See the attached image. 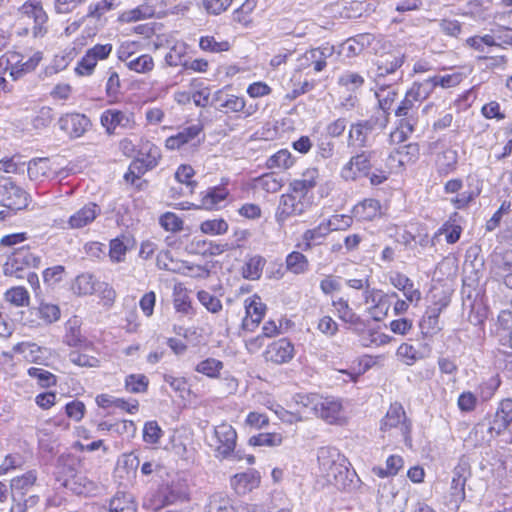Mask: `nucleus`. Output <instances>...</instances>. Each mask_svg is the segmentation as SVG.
<instances>
[{
	"label": "nucleus",
	"mask_w": 512,
	"mask_h": 512,
	"mask_svg": "<svg viewBox=\"0 0 512 512\" xmlns=\"http://www.w3.org/2000/svg\"><path fill=\"white\" fill-rule=\"evenodd\" d=\"M36 480L37 474L34 470L11 479L12 512H26L38 503L39 497L35 491Z\"/></svg>",
	"instance_id": "1"
},
{
	"label": "nucleus",
	"mask_w": 512,
	"mask_h": 512,
	"mask_svg": "<svg viewBox=\"0 0 512 512\" xmlns=\"http://www.w3.org/2000/svg\"><path fill=\"white\" fill-rule=\"evenodd\" d=\"M470 475L469 462L461 458L452 471L451 484L446 496L445 505L450 511H458L461 503L465 500V485Z\"/></svg>",
	"instance_id": "2"
},
{
	"label": "nucleus",
	"mask_w": 512,
	"mask_h": 512,
	"mask_svg": "<svg viewBox=\"0 0 512 512\" xmlns=\"http://www.w3.org/2000/svg\"><path fill=\"white\" fill-rule=\"evenodd\" d=\"M311 205V201L306 197H301L298 193L288 192L281 195L279 204L275 213V219L282 225L291 216L302 215Z\"/></svg>",
	"instance_id": "3"
},
{
	"label": "nucleus",
	"mask_w": 512,
	"mask_h": 512,
	"mask_svg": "<svg viewBox=\"0 0 512 512\" xmlns=\"http://www.w3.org/2000/svg\"><path fill=\"white\" fill-rule=\"evenodd\" d=\"M376 156V150H362L344 165L341 177L345 180H355L358 176H368L369 171L375 166L373 161Z\"/></svg>",
	"instance_id": "4"
},
{
	"label": "nucleus",
	"mask_w": 512,
	"mask_h": 512,
	"mask_svg": "<svg viewBox=\"0 0 512 512\" xmlns=\"http://www.w3.org/2000/svg\"><path fill=\"white\" fill-rule=\"evenodd\" d=\"M380 429L383 432L396 429L403 436L405 442L411 441V422L407 419L400 403L396 402L390 405L386 415L381 420Z\"/></svg>",
	"instance_id": "5"
},
{
	"label": "nucleus",
	"mask_w": 512,
	"mask_h": 512,
	"mask_svg": "<svg viewBox=\"0 0 512 512\" xmlns=\"http://www.w3.org/2000/svg\"><path fill=\"white\" fill-rule=\"evenodd\" d=\"M0 205L11 210H21L28 205L27 193L10 178H2L0 179Z\"/></svg>",
	"instance_id": "6"
},
{
	"label": "nucleus",
	"mask_w": 512,
	"mask_h": 512,
	"mask_svg": "<svg viewBox=\"0 0 512 512\" xmlns=\"http://www.w3.org/2000/svg\"><path fill=\"white\" fill-rule=\"evenodd\" d=\"M213 439L215 443L211 446L215 448L216 456L227 458L235 449L237 433L231 425L222 423L214 428Z\"/></svg>",
	"instance_id": "7"
},
{
	"label": "nucleus",
	"mask_w": 512,
	"mask_h": 512,
	"mask_svg": "<svg viewBox=\"0 0 512 512\" xmlns=\"http://www.w3.org/2000/svg\"><path fill=\"white\" fill-rule=\"evenodd\" d=\"M375 126L376 120L373 119L353 123L348 132V147L359 149L370 147Z\"/></svg>",
	"instance_id": "8"
},
{
	"label": "nucleus",
	"mask_w": 512,
	"mask_h": 512,
	"mask_svg": "<svg viewBox=\"0 0 512 512\" xmlns=\"http://www.w3.org/2000/svg\"><path fill=\"white\" fill-rule=\"evenodd\" d=\"M395 116L397 117V127L390 134V138L393 142L402 143L415 131L419 121V112L395 109Z\"/></svg>",
	"instance_id": "9"
},
{
	"label": "nucleus",
	"mask_w": 512,
	"mask_h": 512,
	"mask_svg": "<svg viewBox=\"0 0 512 512\" xmlns=\"http://www.w3.org/2000/svg\"><path fill=\"white\" fill-rule=\"evenodd\" d=\"M101 125L108 135L116 133L117 128L132 129L135 125L133 113L118 109H107L100 117Z\"/></svg>",
	"instance_id": "10"
},
{
	"label": "nucleus",
	"mask_w": 512,
	"mask_h": 512,
	"mask_svg": "<svg viewBox=\"0 0 512 512\" xmlns=\"http://www.w3.org/2000/svg\"><path fill=\"white\" fill-rule=\"evenodd\" d=\"M21 11L27 18L33 20L32 32L35 37H41L47 33L48 15L40 1L25 2Z\"/></svg>",
	"instance_id": "11"
},
{
	"label": "nucleus",
	"mask_w": 512,
	"mask_h": 512,
	"mask_svg": "<svg viewBox=\"0 0 512 512\" xmlns=\"http://www.w3.org/2000/svg\"><path fill=\"white\" fill-rule=\"evenodd\" d=\"M58 124L71 138H79L88 130L90 120L84 114L68 113L60 117Z\"/></svg>",
	"instance_id": "12"
},
{
	"label": "nucleus",
	"mask_w": 512,
	"mask_h": 512,
	"mask_svg": "<svg viewBox=\"0 0 512 512\" xmlns=\"http://www.w3.org/2000/svg\"><path fill=\"white\" fill-rule=\"evenodd\" d=\"M315 415L329 424L341 423L344 419L341 402L331 397L319 398Z\"/></svg>",
	"instance_id": "13"
},
{
	"label": "nucleus",
	"mask_w": 512,
	"mask_h": 512,
	"mask_svg": "<svg viewBox=\"0 0 512 512\" xmlns=\"http://www.w3.org/2000/svg\"><path fill=\"white\" fill-rule=\"evenodd\" d=\"M41 259L34 255L29 249L21 248L17 250L11 258L4 264L3 272L5 275H12L22 267H39Z\"/></svg>",
	"instance_id": "14"
},
{
	"label": "nucleus",
	"mask_w": 512,
	"mask_h": 512,
	"mask_svg": "<svg viewBox=\"0 0 512 512\" xmlns=\"http://www.w3.org/2000/svg\"><path fill=\"white\" fill-rule=\"evenodd\" d=\"M201 131L202 127L200 125L186 127L177 135L167 138L165 145L170 150L180 149L185 145L196 148L201 143V140L198 138Z\"/></svg>",
	"instance_id": "15"
},
{
	"label": "nucleus",
	"mask_w": 512,
	"mask_h": 512,
	"mask_svg": "<svg viewBox=\"0 0 512 512\" xmlns=\"http://www.w3.org/2000/svg\"><path fill=\"white\" fill-rule=\"evenodd\" d=\"M294 356V346L286 339L282 338L270 344L264 352L266 361L274 364H283L289 362Z\"/></svg>",
	"instance_id": "16"
},
{
	"label": "nucleus",
	"mask_w": 512,
	"mask_h": 512,
	"mask_svg": "<svg viewBox=\"0 0 512 512\" xmlns=\"http://www.w3.org/2000/svg\"><path fill=\"white\" fill-rule=\"evenodd\" d=\"M101 214V208L93 202L85 204L73 213L68 219L70 229H81L91 224Z\"/></svg>",
	"instance_id": "17"
},
{
	"label": "nucleus",
	"mask_w": 512,
	"mask_h": 512,
	"mask_svg": "<svg viewBox=\"0 0 512 512\" xmlns=\"http://www.w3.org/2000/svg\"><path fill=\"white\" fill-rule=\"evenodd\" d=\"M62 485L76 495L90 496L98 491L97 484L87 478L85 475H72L70 478H64Z\"/></svg>",
	"instance_id": "18"
},
{
	"label": "nucleus",
	"mask_w": 512,
	"mask_h": 512,
	"mask_svg": "<svg viewBox=\"0 0 512 512\" xmlns=\"http://www.w3.org/2000/svg\"><path fill=\"white\" fill-rule=\"evenodd\" d=\"M425 88L422 83H414L396 109L419 112L421 103L429 96Z\"/></svg>",
	"instance_id": "19"
},
{
	"label": "nucleus",
	"mask_w": 512,
	"mask_h": 512,
	"mask_svg": "<svg viewBox=\"0 0 512 512\" xmlns=\"http://www.w3.org/2000/svg\"><path fill=\"white\" fill-rule=\"evenodd\" d=\"M327 483L334 485L338 489H346L352 482L354 472H350L347 462L336 463L329 472L322 475Z\"/></svg>",
	"instance_id": "20"
},
{
	"label": "nucleus",
	"mask_w": 512,
	"mask_h": 512,
	"mask_svg": "<svg viewBox=\"0 0 512 512\" xmlns=\"http://www.w3.org/2000/svg\"><path fill=\"white\" fill-rule=\"evenodd\" d=\"M332 305L335 307L339 319L348 323L354 328V330L361 331L366 327L365 321L353 311L349 306L348 301L344 298L334 300Z\"/></svg>",
	"instance_id": "21"
},
{
	"label": "nucleus",
	"mask_w": 512,
	"mask_h": 512,
	"mask_svg": "<svg viewBox=\"0 0 512 512\" xmlns=\"http://www.w3.org/2000/svg\"><path fill=\"white\" fill-rule=\"evenodd\" d=\"M317 459L321 475L329 472L336 463L347 462V459L338 449L330 446L321 447L317 451Z\"/></svg>",
	"instance_id": "22"
},
{
	"label": "nucleus",
	"mask_w": 512,
	"mask_h": 512,
	"mask_svg": "<svg viewBox=\"0 0 512 512\" xmlns=\"http://www.w3.org/2000/svg\"><path fill=\"white\" fill-rule=\"evenodd\" d=\"M318 178L319 172L316 168L307 169L301 179H295L290 183L289 191L307 198V194L317 185Z\"/></svg>",
	"instance_id": "23"
},
{
	"label": "nucleus",
	"mask_w": 512,
	"mask_h": 512,
	"mask_svg": "<svg viewBox=\"0 0 512 512\" xmlns=\"http://www.w3.org/2000/svg\"><path fill=\"white\" fill-rule=\"evenodd\" d=\"M442 309L440 307L428 308L419 322L421 334L429 338L437 334L441 327L439 326V316Z\"/></svg>",
	"instance_id": "24"
},
{
	"label": "nucleus",
	"mask_w": 512,
	"mask_h": 512,
	"mask_svg": "<svg viewBox=\"0 0 512 512\" xmlns=\"http://www.w3.org/2000/svg\"><path fill=\"white\" fill-rule=\"evenodd\" d=\"M510 424L511 422L496 412L493 419L490 420L488 424L479 423L475 426L474 429L475 433H483L484 430H486L489 434L487 441H490L491 439L499 436L502 432H504Z\"/></svg>",
	"instance_id": "25"
},
{
	"label": "nucleus",
	"mask_w": 512,
	"mask_h": 512,
	"mask_svg": "<svg viewBox=\"0 0 512 512\" xmlns=\"http://www.w3.org/2000/svg\"><path fill=\"white\" fill-rule=\"evenodd\" d=\"M65 335L63 341L70 347H83L87 340L81 334L80 320L77 317L69 319L65 324Z\"/></svg>",
	"instance_id": "26"
},
{
	"label": "nucleus",
	"mask_w": 512,
	"mask_h": 512,
	"mask_svg": "<svg viewBox=\"0 0 512 512\" xmlns=\"http://www.w3.org/2000/svg\"><path fill=\"white\" fill-rule=\"evenodd\" d=\"M265 309L266 307L263 303L252 301L246 307V317L243 319L242 328L244 330L253 331L262 321Z\"/></svg>",
	"instance_id": "27"
},
{
	"label": "nucleus",
	"mask_w": 512,
	"mask_h": 512,
	"mask_svg": "<svg viewBox=\"0 0 512 512\" xmlns=\"http://www.w3.org/2000/svg\"><path fill=\"white\" fill-rule=\"evenodd\" d=\"M364 297L366 303H372L374 306L371 308V314L375 320H380L379 314L385 315L388 306L382 302L383 295L380 290L370 289V285L364 290Z\"/></svg>",
	"instance_id": "28"
},
{
	"label": "nucleus",
	"mask_w": 512,
	"mask_h": 512,
	"mask_svg": "<svg viewBox=\"0 0 512 512\" xmlns=\"http://www.w3.org/2000/svg\"><path fill=\"white\" fill-rule=\"evenodd\" d=\"M462 80V76L459 73L454 74H447V75H437L434 77H431L424 82H422L423 86H425V89H428V94L432 92V90L436 86H441L442 88H450L457 86Z\"/></svg>",
	"instance_id": "29"
},
{
	"label": "nucleus",
	"mask_w": 512,
	"mask_h": 512,
	"mask_svg": "<svg viewBox=\"0 0 512 512\" xmlns=\"http://www.w3.org/2000/svg\"><path fill=\"white\" fill-rule=\"evenodd\" d=\"M105 512H136V504L131 495L125 493H117L110 501L108 508H104Z\"/></svg>",
	"instance_id": "30"
},
{
	"label": "nucleus",
	"mask_w": 512,
	"mask_h": 512,
	"mask_svg": "<svg viewBox=\"0 0 512 512\" xmlns=\"http://www.w3.org/2000/svg\"><path fill=\"white\" fill-rule=\"evenodd\" d=\"M77 459L72 454H62L57 458L56 469H57V481L61 482L64 478H70L72 475H76L75 466Z\"/></svg>",
	"instance_id": "31"
},
{
	"label": "nucleus",
	"mask_w": 512,
	"mask_h": 512,
	"mask_svg": "<svg viewBox=\"0 0 512 512\" xmlns=\"http://www.w3.org/2000/svg\"><path fill=\"white\" fill-rule=\"evenodd\" d=\"M379 107L385 114H389L393 103L398 98V88L391 85H382L375 93Z\"/></svg>",
	"instance_id": "32"
},
{
	"label": "nucleus",
	"mask_w": 512,
	"mask_h": 512,
	"mask_svg": "<svg viewBox=\"0 0 512 512\" xmlns=\"http://www.w3.org/2000/svg\"><path fill=\"white\" fill-rule=\"evenodd\" d=\"M258 483L259 480L253 472L236 474L231 480L232 487L239 494L251 491Z\"/></svg>",
	"instance_id": "33"
},
{
	"label": "nucleus",
	"mask_w": 512,
	"mask_h": 512,
	"mask_svg": "<svg viewBox=\"0 0 512 512\" xmlns=\"http://www.w3.org/2000/svg\"><path fill=\"white\" fill-rule=\"evenodd\" d=\"M380 203L376 199H365L354 207L356 216L363 220H373L379 215Z\"/></svg>",
	"instance_id": "34"
},
{
	"label": "nucleus",
	"mask_w": 512,
	"mask_h": 512,
	"mask_svg": "<svg viewBox=\"0 0 512 512\" xmlns=\"http://www.w3.org/2000/svg\"><path fill=\"white\" fill-rule=\"evenodd\" d=\"M309 262L307 257L298 251H293L286 258L287 270L294 274H303L308 270Z\"/></svg>",
	"instance_id": "35"
},
{
	"label": "nucleus",
	"mask_w": 512,
	"mask_h": 512,
	"mask_svg": "<svg viewBox=\"0 0 512 512\" xmlns=\"http://www.w3.org/2000/svg\"><path fill=\"white\" fill-rule=\"evenodd\" d=\"M27 173L31 180H39L42 177L49 176V160L47 158H38L30 161L28 164Z\"/></svg>",
	"instance_id": "36"
},
{
	"label": "nucleus",
	"mask_w": 512,
	"mask_h": 512,
	"mask_svg": "<svg viewBox=\"0 0 512 512\" xmlns=\"http://www.w3.org/2000/svg\"><path fill=\"white\" fill-rule=\"evenodd\" d=\"M403 466V459L398 455H391L386 460V468L382 467H374L372 469L373 473L379 476L380 478H385L389 476H394L398 473V471Z\"/></svg>",
	"instance_id": "37"
},
{
	"label": "nucleus",
	"mask_w": 512,
	"mask_h": 512,
	"mask_svg": "<svg viewBox=\"0 0 512 512\" xmlns=\"http://www.w3.org/2000/svg\"><path fill=\"white\" fill-rule=\"evenodd\" d=\"M96 280L92 274L83 273L75 279L73 289L79 295H90L96 290Z\"/></svg>",
	"instance_id": "38"
},
{
	"label": "nucleus",
	"mask_w": 512,
	"mask_h": 512,
	"mask_svg": "<svg viewBox=\"0 0 512 512\" xmlns=\"http://www.w3.org/2000/svg\"><path fill=\"white\" fill-rule=\"evenodd\" d=\"M265 262V259L258 255L250 258L243 267L244 278L249 280L259 279L262 274Z\"/></svg>",
	"instance_id": "39"
},
{
	"label": "nucleus",
	"mask_w": 512,
	"mask_h": 512,
	"mask_svg": "<svg viewBox=\"0 0 512 512\" xmlns=\"http://www.w3.org/2000/svg\"><path fill=\"white\" fill-rule=\"evenodd\" d=\"M228 195L225 188L214 187L211 188L201 200V207L207 210L214 209L221 201Z\"/></svg>",
	"instance_id": "40"
},
{
	"label": "nucleus",
	"mask_w": 512,
	"mask_h": 512,
	"mask_svg": "<svg viewBox=\"0 0 512 512\" xmlns=\"http://www.w3.org/2000/svg\"><path fill=\"white\" fill-rule=\"evenodd\" d=\"M224 364L222 361L215 358H207L197 364L195 370L210 378H217L220 371L223 369Z\"/></svg>",
	"instance_id": "41"
},
{
	"label": "nucleus",
	"mask_w": 512,
	"mask_h": 512,
	"mask_svg": "<svg viewBox=\"0 0 512 512\" xmlns=\"http://www.w3.org/2000/svg\"><path fill=\"white\" fill-rule=\"evenodd\" d=\"M458 154L455 150L447 149L443 151L437 159V165L440 173L447 174L456 168Z\"/></svg>",
	"instance_id": "42"
},
{
	"label": "nucleus",
	"mask_w": 512,
	"mask_h": 512,
	"mask_svg": "<svg viewBox=\"0 0 512 512\" xmlns=\"http://www.w3.org/2000/svg\"><path fill=\"white\" fill-rule=\"evenodd\" d=\"M293 165V158L291 153L286 150L282 149L272 155L266 162V166L269 169H287Z\"/></svg>",
	"instance_id": "43"
},
{
	"label": "nucleus",
	"mask_w": 512,
	"mask_h": 512,
	"mask_svg": "<svg viewBox=\"0 0 512 512\" xmlns=\"http://www.w3.org/2000/svg\"><path fill=\"white\" fill-rule=\"evenodd\" d=\"M255 186L268 192L276 193L282 187V182L274 174H264L255 180Z\"/></svg>",
	"instance_id": "44"
},
{
	"label": "nucleus",
	"mask_w": 512,
	"mask_h": 512,
	"mask_svg": "<svg viewBox=\"0 0 512 512\" xmlns=\"http://www.w3.org/2000/svg\"><path fill=\"white\" fill-rule=\"evenodd\" d=\"M116 0H101L95 4H90L86 17L100 21L102 17L116 6Z\"/></svg>",
	"instance_id": "45"
},
{
	"label": "nucleus",
	"mask_w": 512,
	"mask_h": 512,
	"mask_svg": "<svg viewBox=\"0 0 512 512\" xmlns=\"http://www.w3.org/2000/svg\"><path fill=\"white\" fill-rule=\"evenodd\" d=\"M127 67L137 73H148L154 68V61L152 56L143 54L139 57L131 59L126 63Z\"/></svg>",
	"instance_id": "46"
},
{
	"label": "nucleus",
	"mask_w": 512,
	"mask_h": 512,
	"mask_svg": "<svg viewBox=\"0 0 512 512\" xmlns=\"http://www.w3.org/2000/svg\"><path fill=\"white\" fill-rule=\"evenodd\" d=\"M5 299L17 307H23L29 304V293L24 287H13L5 293Z\"/></svg>",
	"instance_id": "47"
},
{
	"label": "nucleus",
	"mask_w": 512,
	"mask_h": 512,
	"mask_svg": "<svg viewBox=\"0 0 512 512\" xmlns=\"http://www.w3.org/2000/svg\"><path fill=\"white\" fill-rule=\"evenodd\" d=\"M330 232L331 229L327 225V222H322L317 227L307 230L303 234V239L307 242L308 245L311 243L320 244L322 239H324Z\"/></svg>",
	"instance_id": "48"
},
{
	"label": "nucleus",
	"mask_w": 512,
	"mask_h": 512,
	"mask_svg": "<svg viewBox=\"0 0 512 512\" xmlns=\"http://www.w3.org/2000/svg\"><path fill=\"white\" fill-rule=\"evenodd\" d=\"M282 443V436L277 433H260L249 439L252 446H279Z\"/></svg>",
	"instance_id": "49"
},
{
	"label": "nucleus",
	"mask_w": 512,
	"mask_h": 512,
	"mask_svg": "<svg viewBox=\"0 0 512 512\" xmlns=\"http://www.w3.org/2000/svg\"><path fill=\"white\" fill-rule=\"evenodd\" d=\"M364 77L356 72L346 71L338 79L339 85L355 91L364 84Z\"/></svg>",
	"instance_id": "50"
},
{
	"label": "nucleus",
	"mask_w": 512,
	"mask_h": 512,
	"mask_svg": "<svg viewBox=\"0 0 512 512\" xmlns=\"http://www.w3.org/2000/svg\"><path fill=\"white\" fill-rule=\"evenodd\" d=\"M148 378L143 374H131L126 377L125 387L131 393L145 392L148 387Z\"/></svg>",
	"instance_id": "51"
},
{
	"label": "nucleus",
	"mask_w": 512,
	"mask_h": 512,
	"mask_svg": "<svg viewBox=\"0 0 512 512\" xmlns=\"http://www.w3.org/2000/svg\"><path fill=\"white\" fill-rule=\"evenodd\" d=\"M207 508V512H234L233 504L221 494L212 495Z\"/></svg>",
	"instance_id": "52"
},
{
	"label": "nucleus",
	"mask_w": 512,
	"mask_h": 512,
	"mask_svg": "<svg viewBox=\"0 0 512 512\" xmlns=\"http://www.w3.org/2000/svg\"><path fill=\"white\" fill-rule=\"evenodd\" d=\"M28 375L35 378L42 387H50L56 383L55 375L43 368L31 367L28 369Z\"/></svg>",
	"instance_id": "53"
},
{
	"label": "nucleus",
	"mask_w": 512,
	"mask_h": 512,
	"mask_svg": "<svg viewBox=\"0 0 512 512\" xmlns=\"http://www.w3.org/2000/svg\"><path fill=\"white\" fill-rule=\"evenodd\" d=\"M200 229L205 234L221 235L227 232L228 224L224 219L206 220L201 223Z\"/></svg>",
	"instance_id": "54"
},
{
	"label": "nucleus",
	"mask_w": 512,
	"mask_h": 512,
	"mask_svg": "<svg viewBox=\"0 0 512 512\" xmlns=\"http://www.w3.org/2000/svg\"><path fill=\"white\" fill-rule=\"evenodd\" d=\"M186 48L183 44L174 45L165 55V63L170 67L182 66L185 63Z\"/></svg>",
	"instance_id": "55"
},
{
	"label": "nucleus",
	"mask_w": 512,
	"mask_h": 512,
	"mask_svg": "<svg viewBox=\"0 0 512 512\" xmlns=\"http://www.w3.org/2000/svg\"><path fill=\"white\" fill-rule=\"evenodd\" d=\"M199 46L204 51L213 53L228 51L230 44L227 41L217 42L212 36H204L200 38Z\"/></svg>",
	"instance_id": "56"
},
{
	"label": "nucleus",
	"mask_w": 512,
	"mask_h": 512,
	"mask_svg": "<svg viewBox=\"0 0 512 512\" xmlns=\"http://www.w3.org/2000/svg\"><path fill=\"white\" fill-rule=\"evenodd\" d=\"M461 231L462 229L459 225H454L449 222H446L432 238V245H434L435 239H437V237L441 234H446L447 242L449 244H454L459 240Z\"/></svg>",
	"instance_id": "57"
},
{
	"label": "nucleus",
	"mask_w": 512,
	"mask_h": 512,
	"mask_svg": "<svg viewBox=\"0 0 512 512\" xmlns=\"http://www.w3.org/2000/svg\"><path fill=\"white\" fill-rule=\"evenodd\" d=\"M199 302L211 313H218L222 310L221 301L207 291L201 290L197 293Z\"/></svg>",
	"instance_id": "58"
},
{
	"label": "nucleus",
	"mask_w": 512,
	"mask_h": 512,
	"mask_svg": "<svg viewBox=\"0 0 512 512\" xmlns=\"http://www.w3.org/2000/svg\"><path fill=\"white\" fill-rule=\"evenodd\" d=\"M162 436V430L156 421L145 423L143 428V440L149 444H156Z\"/></svg>",
	"instance_id": "59"
},
{
	"label": "nucleus",
	"mask_w": 512,
	"mask_h": 512,
	"mask_svg": "<svg viewBox=\"0 0 512 512\" xmlns=\"http://www.w3.org/2000/svg\"><path fill=\"white\" fill-rule=\"evenodd\" d=\"M54 119L53 110L50 107H42L33 119V126L36 129L48 127Z\"/></svg>",
	"instance_id": "60"
},
{
	"label": "nucleus",
	"mask_w": 512,
	"mask_h": 512,
	"mask_svg": "<svg viewBox=\"0 0 512 512\" xmlns=\"http://www.w3.org/2000/svg\"><path fill=\"white\" fill-rule=\"evenodd\" d=\"M397 353L405 360L407 365H412L415 361L424 357L423 354L419 353L412 345L407 343L401 344Z\"/></svg>",
	"instance_id": "61"
},
{
	"label": "nucleus",
	"mask_w": 512,
	"mask_h": 512,
	"mask_svg": "<svg viewBox=\"0 0 512 512\" xmlns=\"http://www.w3.org/2000/svg\"><path fill=\"white\" fill-rule=\"evenodd\" d=\"M478 403L477 397L470 391L461 393L458 397V407L462 412H472Z\"/></svg>",
	"instance_id": "62"
},
{
	"label": "nucleus",
	"mask_w": 512,
	"mask_h": 512,
	"mask_svg": "<svg viewBox=\"0 0 512 512\" xmlns=\"http://www.w3.org/2000/svg\"><path fill=\"white\" fill-rule=\"evenodd\" d=\"M39 317L47 324L57 321L60 317V310L56 305L41 304L38 310Z\"/></svg>",
	"instance_id": "63"
},
{
	"label": "nucleus",
	"mask_w": 512,
	"mask_h": 512,
	"mask_svg": "<svg viewBox=\"0 0 512 512\" xmlns=\"http://www.w3.org/2000/svg\"><path fill=\"white\" fill-rule=\"evenodd\" d=\"M161 226L167 231H179L182 229L183 221L174 213L167 212L160 218Z\"/></svg>",
	"instance_id": "64"
}]
</instances>
